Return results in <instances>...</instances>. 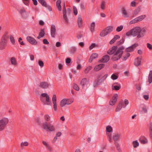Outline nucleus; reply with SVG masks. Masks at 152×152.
<instances>
[{"mask_svg":"<svg viewBox=\"0 0 152 152\" xmlns=\"http://www.w3.org/2000/svg\"><path fill=\"white\" fill-rule=\"evenodd\" d=\"M146 32L145 29L143 28L141 29L140 27H136L129 31L127 32L126 35L127 36L132 35L133 37L137 36V38L139 39L143 37Z\"/></svg>","mask_w":152,"mask_h":152,"instance_id":"nucleus-1","label":"nucleus"},{"mask_svg":"<svg viewBox=\"0 0 152 152\" xmlns=\"http://www.w3.org/2000/svg\"><path fill=\"white\" fill-rule=\"evenodd\" d=\"M10 36L8 32H5L1 37L0 41V50H2L6 47Z\"/></svg>","mask_w":152,"mask_h":152,"instance_id":"nucleus-2","label":"nucleus"},{"mask_svg":"<svg viewBox=\"0 0 152 152\" xmlns=\"http://www.w3.org/2000/svg\"><path fill=\"white\" fill-rule=\"evenodd\" d=\"M124 49V48L123 46L119 47L111 59L113 61H117L120 59L122 56L123 50Z\"/></svg>","mask_w":152,"mask_h":152,"instance_id":"nucleus-3","label":"nucleus"},{"mask_svg":"<svg viewBox=\"0 0 152 152\" xmlns=\"http://www.w3.org/2000/svg\"><path fill=\"white\" fill-rule=\"evenodd\" d=\"M40 100L44 105H51V102L49 96L46 93H43L40 95Z\"/></svg>","mask_w":152,"mask_h":152,"instance_id":"nucleus-4","label":"nucleus"},{"mask_svg":"<svg viewBox=\"0 0 152 152\" xmlns=\"http://www.w3.org/2000/svg\"><path fill=\"white\" fill-rule=\"evenodd\" d=\"M113 27L112 26H109L102 30L99 35L101 37H104L110 34L113 30Z\"/></svg>","mask_w":152,"mask_h":152,"instance_id":"nucleus-5","label":"nucleus"},{"mask_svg":"<svg viewBox=\"0 0 152 152\" xmlns=\"http://www.w3.org/2000/svg\"><path fill=\"white\" fill-rule=\"evenodd\" d=\"M9 120L6 118H2L0 120V131L3 130L8 123Z\"/></svg>","mask_w":152,"mask_h":152,"instance_id":"nucleus-6","label":"nucleus"},{"mask_svg":"<svg viewBox=\"0 0 152 152\" xmlns=\"http://www.w3.org/2000/svg\"><path fill=\"white\" fill-rule=\"evenodd\" d=\"M43 128L47 131L53 132L55 129L53 126L50 123L45 122L42 125Z\"/></svg>","mask_w":152,"mask_h":152,"instance_id":"nucleus-7","label":"nucleus"},{"mask_svg":"<svg viewBox=\"0 0 152 152\" xmlns=\"http://www.w3.org/2000/svg\"><path fill=\"white\" fill-rule=\"evenodd\" d=\"M100 75H99L98 76L97 78L94 81V87H97L98 85H100L102 82L105 80V78L104 77H103L102 79H99V78L100 77Z\"/></svg>","mask_w":152,"mask_h":152,"instance_id":"nucleus-8","label":"nucleus"},{"mask_svg":"<svg viewBox=\"0 0 152 152\" xmlns=\"http://www.w3.org/2000/svg\"><path fill=\"white\" fill-rule=\"evenodd\" d=\"M138 46V43H135L132 45L126 48V51L129 52H133L136 47Z\"/></svg>","mask_w":152,"mask_h":152,"instance_id":"nucleus-9","label":"nucleus"},{"mask_svg":"<svg viewBox=\"0 0 152 152\" xmlns=\"http://www.w3.org/2000/svg\"><path fill=\"white\" fill-rule=\"evenodd\" d=\"M27 41L31 44L36 45L37 44V42L34 38L31 36H28L26 37Z\"/></svg>","mask_w":152,"mask_h":152,"instance_id":"nucleus-10","label":"nucleus"},{"mask_svg":"<svg viewBox=\"0 0 152 152\" xmlns=\"http://www.w3.org/2000/svg\"><path fill=\"white\" fill-rule=\"evenodd\" d=\"M20 13L21 15L22 18L24 19H26L28 16V14L26 13V12L24 8H22L20 11Z\"/></svg>","mask_w":152,"mask_h":152,"instance_id":"nucleus-11","label":"nucleus"},{"mask_svg":"<svg viewBox=\"0 0 152 152\" xmlns=\"http://www.w3.org/2000/svg\"><path fill=\"white\" fill-rule=\"evenodd\" d=\"M56 96L55 94H54L52 97V101L53 105V108L55 111H56L57 110V106L56 103Z\"/></svg>","mask_w":152,"mask_h":152,"instance_id":"nucleus-12","label":"nucleus"},{"mask_svg":"<svg viewBox=\"0 0 152 152\" xmlns=\"http://www.w3.org/2000/svg\"><path fill=\"white\" fill-rule=\"evenodd\" d=\"M121 11L122 16L124 18H128L130 17V14L127 12L125 7L122 8Z\"/></svg>","mask_w":152,"mask_h":152,"instance_id":"nucleus-13","label":"nucleus"},{"mask_svg":"<svg viewBox=\"0 0 152 152\" xmlns=\"http://www.w3.org/2000/svg\"><path fill=\"white\" fill-rule=\"evenodd\" d=\"M50 84L47 82L44 81L40 82L39 86L43 89H46L48 88Z\"/></svg>","mask_w":152,"mask_h":152,"instance_id":"nucleus-14","label":"nucleus"},{"mask_svg":"<svg viewBox=\"0 0 152 152\" xmlns=\"http://www.w3.org/2000/svg\"><path fill=\"white\" fill-rule=\"evenodd\" d=\"M72 102H69V100L66 99H64L61 101L60 103V106L62 107L64 106L66 104H69L72 103Z\"/></svg>","mask_w":152,"mask_h":152,"instance_id":"nucleus-15","label":"nucleus"},{"mask_svg":"<svg viewBox=\"0 0 152 152\" xmlns=\"http://www.w3.org/2000/svg\"><path fill=\"white\" fill-rule=\"evenodd\" d=\"M118 96V95L117 94H115L114 95L112 98V100L109 102V104L110 105H113L115 104L117 102Z\"/></svg>","mask_w":152,"mask_h":152,"instance_id":"nucleus-16","label":"nucleus"},{"mask_svg":"<svg viewBox=\"0 0 152 152\" xmlns=\"http://www.w3.org/2000/svg\"><path fill=\"white\" fill-rule=\"evenodd\" d=\"M56 32V29L55 26L54 25H51L50 29L51 35L52 37H55Z\"/></svg>","mask_w":152,"mask_h":152,"instance_id":"nucleus-17","label":"nucleus"},{"mask_svg":"<svg viewBox=\"0 0 152 152\" xmlns=\"http://www.w3.org/2000/svg\"><path fill=\"white\" fill-rule=\"evenodd\" d=\"M110 59V57L107 55H106L99 61V62L102 63H106Z\"/></svg>","mask_w":152,"mask_h":152,"instance_id":"nucleus-18","label":"nucleus"},{"mask_svg":"<svg viewBox=\"0 0 152 152\" xmlns=\"http://www.w3.org/2000/svg\"><path fill=\"white\" fill-rule=\"evenodd\" d=\"M117 48V47L116 46H113L107 51V53L110 55L113 54L116 51Z\"/></svg>","mask_w":152,"mask_h":152,"instance_id":"nucleus-19","label":"nucleus"},{"mask_svg":"<svg viewBox=\"0 0 152 152\" xmlns=\"http://www.w3.org/2000/svg\"><path fill=\"white\" fill-rule=\"evenodd\" d=\"M141 57L140 58L139 57H137L134 61V65L137 66L140 65L141 64Z\"/></svg>","mask_w":152,"mask_h":152,"instance_id":"nucleus-20","label":"nucleus"},{"mask_svg":"<svg viewBox=\"0 0 152 152\" xmlns=\"http://www.w3.org/2000/svg\"><path fill=\"white\" fill-rule=\"evenodd\" d=\"M105 64H100L96 66L94 68V70L96 71H98L103 68Z\"/></svg>","mask_w":152,"mask_h":152,"instance_id":"nucleus-21","label":"nucleus"},{"mask_svg":"<svg viewBox=\"0 0 152 152\" xmlns=\"http://www.w3.org/2000/svg\"><path fill=\"white\" fill-rule=\"evenodd\" d=\"M123 102L122 100L119 103L117 107L116 108L115 111L116 112L119 111L121 110L122 107H123Z\"/></svg>","mask_w":152,"mask_h":152,"instance_id":"nucleus-22","label":"nucleus"},{"mask_svg":"<svg viewBox=\"0 0 152 152\" xmlns=\"http://www.w3.org/2000/svg\"><path fill=\"white\" fill-rule=\"evenodd\" d=\"M140 11L141 8L140 7H138L136 8L134 10V12L133 14L132 17H136L140 12Z\"/></svg>","mask_w":152,"mask_h":152,"instance_id":"nucleus-23","label":"nucleus"},{"mask_svg":"<svg viewBox=\"0 0 152 152\" xmlns=\"http://www.w3.org/2000/svg\"><path fill=\"white\" fill-rule=\"evenodd\" d=\"M63 17L65 21V22L66 24L68 23V20L66 15V10H63Z\"/></svg>","mask_w":152,"mask_h":152,"instance_id":"nucleus-24","label":"nucleus"},{"mask_svg":"<svg viewBox=\"0 0 152 152\" xmlns=\"http://www.w3.org/2000/svg\"><path fill=\"white\" fill-rule=\"evenodd\" d=\"M121 136L120 134H115L113 136V139L114 141V142H118L119 140V139Z\"/></svg>","mask_w":152,"mask_h":152,"instance_id":"nucleus-25","label":"nucleus"},{"mask_svg":"<svg viewBox=\"0 0 152 152\" xmlns=\"http://www.w3.org/2000/svg\"><path fill=\"white\" fill-rule=\"evenodd\" d=\"M139 140L142 144H145L147 143V139L144 136H142L140 138Z\"/></svg>","mask_w":152,"mask_h":152,"instance_id":"nucleus-26","label":"nucleus"},{"mask_svg":"<svg viewBox=\"0 0 152 152\" xmlns=\"http://www.w3.org/2000/svg\"><path fill=\"white\" fill-rule=\"evenodd\" d=\"M87 83V79L86 78H83L81 81L80 85L82 87V88L83 87L86 85Z\"/></svg>","mask_w":152,"mask_h":152,"instance_id":"nucleus-27","label":"nucleus"},{"mask_svg":"<svg viewBox=\"0 0 152 152\" xmlns=\"http://www.w3.org/2000/svg\"><path fill=\"white\" fill-rule=\"evenodd\" d=\"M120 38V37L117 35H115L113 38L112 39L110 42V44L111 45L112 44L114 43L115 42L116 40L118 39H119Z\"/></svg>","mask_w":152,"mask_h":152,"instance_id":"nucleus-28","label":"nucleus"},{"mask_svg":"<svg viewBox=\"0 0 152 152\" xmlns=\"http://www.w3.org/2000/svg\"><path fill=\"white\" fill-rule=\"evenodd\" d=\"M77 22L79 27H80L83 23L82 18L80 16H78Z\"/></svg>","mask_w":152,"mask_h":152,"instance_id":"nucleus-29","label":"nucleus"},{"mask_svg":"<svg viewBox=\"0 0 152 152\" xmlns=\"http://www.w3.org/2000/svg\"><path fill=\"white\" fill-rule=\"evenodd\" d=\"M146 17V16L145 15H142L137 17V19L138 21L139 22L143 20Z\"/></svg>","mask_w":152,"mask_h":152,"instance_id":"nucleus-30","label":"nucleus"},{"mask_svg":"<svg viewBox=\"0 0 152 152\" xmlns=\"http://www.w3.org/2000/svg\"><path fill=\"white\" fill-rule=\"evenodd\" d=\"M95 26V23L94 22H92L91 24L90 27V30L92 32H93L94 31Z\"/></svg>","mask_w":152,"mask_h":152,"instance_id":"nucleus-31","label":"nucleus"},{"mask_svg":"<svg viewBox=\"0 0 152 152\" xmlns=\"http://www.w3.org/2000/svg\"><path fill=\"white\" fill-rule=\"evenodd\" d=\"M148 79V82L151 84L152 82V70L150 71Z\"/></svg>","mask_w":152,"mask_h":152,"instance_id":"nucleus-32","label":"nucleus"},{"mask_svg":"<svg viewBox=\"0 0 152 152\" xmlns=\"http://www.w3.org/2000/svg\"><path fill=\"white\" fill-rule=\"evenodd\" d=\"M42 142L43 144L45 145L50 151H51V148L46 142L44 141H43Z\"/></svg>","mask_w":152,"mask_h":152,"instance_id":"nucleus-33","label":"nucleus"},{"mask_svg":"<svg viewBox=\"0 0 152 152\" xmlns=\"http://www.w3.org/2000/svg\"><path fill=\"white\" fill-rule=\"evenodd\" d=\"M11 64L14 65H16L17 64V62L15 58L14 57L11 58L10 60Z\"/></svg>","mask_w":152,"mask_h":152,"instance_id":"nucleus-34","label":"nucleus"},{"mask_svg":"<svg viewBox=\"0 0 152 152\" xmlns=\"http://www.w3.org/2000/svg\"><path fill=\"white\" fill-rule=\"evenodd\" d=\"M45 29L43 28L39 32V35L40 37H43L45 35V33L44 31Z\"/></svg>","mask_w":152,"mask_h":152,"instance_id":"nucleus-35","label":"nucleus"},{"mask_svg":"<svg viewBox=\"0 0 152 152\" xmlns=\"http://www.w3.org/2000/svg\"><path fill=\"white\" fill-rule=\"evenodd\" d=\"M38 1L40 3L42 6L45 7L46 6L47 3L45 0H38Z\"/></svg>","mask_w":152,"mask_h":152,"instance_id":"nucleus-36","label":"nucleus"},{"mask_svg":"<svg viewBox=\"0 0 152 152\" xmlns=\"http://www.w3.org/2000/svg\"><path fill=\"white\" fill-rule=\"evenodd\" d=\"M105 2L104 1H102L101 5V8L102 10L105 9Z\"/></svg>","mask_w":152,"mask_h":152,"instance_id":"nucleus-37","label":"nucleus"},{"mask_svg":"<svg viewBox=\"0 0 152 152\" xmlns=\"http://www.w3.org/2000/svg\"><path fill=\"white\" fill-rule=\"evenodd\" d=\"M77 48H76L74 46L70 48V52L71 53H74L76 51Z\"/></svg>","mask_w":152,"mask_h":152,"instance_id":"nucleus-38","label":"nucleus"},{"mask_svg":"<svg viewBox=\"0 0 152 152\" xmlns=\"http://www.w3.org/2000/svg\"><path fill=\"white\" fill-rule=\"evenodd\" d=\"M138 22V21L137 19V18H136L135 19L130 21L129 22V23L130 24H133L134 23H137Z\"/></svg>","mask_w":152,"mask_h":152,"instance_id":"nucleus-39","label":"nucleus"},{"mask_svg":"<svg viewBox=\"0 0 152 152\" xmlns=\"http://www.w3.org/2000/svg\"><path fill=\"white\" fill-rule=\"evenodd\" d=\"M112 128L110 126H108L106 127V131L109 133L111 132L112 131Z\"/></svg>","mask_w":152,"mask_h":152,"instance_id":"nucleus-40","label":"nucleus"},{"mask_svg":"<svg viewBox=\"0 0 152 152\" xmlns=\"http://www.w3.org/2000/svg\"><path fill=\"white\" fill-rule=\"evenodd\" d=\"M132 144L133 147L134 148L137 147L139 145V143L137 140L134 141L132 142Z\"/></svg>","mask_w":152,"mask_h":152,"instance_id":"nucleus-41","label":"nucleus"},{"mask_svg":"<svg viewBox=\"0 0 152 152\" xmlns=\"http://www.w3.org/2000/svg\"><path fill=\"white\" fill-rule=\"evenodd\" d=\"M92 69V67L89 66L87 67L85 70L84 72L86 73H87Z\"/></svg>","mask_w":152,"mask_h":152,"instance_id":"nucleus-42","label":"nucleus"},{"mask_svg":"<svg viewBox=\"0 0 152 152\" xmlns=\"http://www.w3.org/2000/svg\"><path fill=\"white\" fill-rule=\"evenodd\" d=\"M121 88V86L120 84L118 86H114L113 88V89L115 90L118 91Z\"/></svg>","mask_w":152,"mask_h":152,"instance_id":"nucleus-43","label":"nucleus"},{"mask_svg":"<svg viewBox=\"0 0 152 152\" xmlns=\"http://www.w3.org/2000/svg\"><path fill=\"white\" fill-rule=\"evenodd\" d=\"M123 26L122 25H121L119 26H118L116 29V31L117 32H120L123 29Z\"/></svg>","mask_w":152,"mask_h":152,"instance_id":"nucleus-44","label":"nucleus"},{"mask_svg":"<svg viewBox=\"0 0 152 152\" xmlns=\"http://www.w3.org/2000/svg\"><path fill=\"white\" fill-rule=\"evenodd\" d=\"M96 46L98 47V45H96L95 43H93L90 46L89 49L91 50Z\"/></svg>","mask_w":152,"mask_h":152,"instance_id":"nucleus-45","label":"nucleus"},{"mask_svg":"<svg viewBox=\"0 0 152 152\" xmlns=\"http://www.w3.org/2000/svg\"><path fill=\"white\" fill-rule=\"evenodd\" d=\"M73 88L76 90L77 91H79V88L78 86L76 84H74L73 86Z\"/></svg>","mask_w":152,"mask_h":152,"instance_id":"nucleus-46","label":"nucleus"},{"mask_svg":"<svg viewBox=\"0 0 152 152\" xmlns=\"http://www.w3.org/2000/svg\"><path fill=\"white\" fill-rule=\"evenodd\" d=\"M10 38V41L12 43V44H14L15 43V40L14 37H12V36L10 35V36L9 38Z\"/></svg>","mask_w":152,"mask_h":152,"instance_id":"nucleus-47","label":"nucleus"},{"mask_svg":"<svg viewBox=\"0 0 152 152\" xmlns=\"http://www.w3.org/2000/svg\"><path fill=\"white\" fill-rule=\"evenodd\" d=\"M73 10L74 15H76L77 14V10L76 7L74 6H73Z\"/></svg>","mask_w":152,"mask_h":152,"instance_id":"nucleus-48","label":"nucleus"},{"mask_svg":"<svg viewBox=\"0 0 152 152\" xmlns=\"http://www.w3.org/2000/svg\"><path fill=\"white\" fill-rule=\"evenodd\" d=\"M124 39L122 38L119 41L117 42V45H120L124 43Z\"/></svg>","mask_w":152,"mask_h":152,"instance_id":"nucleus-49","label":"nucleus"},{"mask_svg":"<svg viewBox=\"0 0 152 152\" xmlns=\"http://www.w3.org/2000/svg\"><path fill=\"white\" fill-rule=\"evenodd\" d=\"M23 2L27 6H28L30 3V0H22Z\"/></svg>","mask_w":152,"mask_h":152,"instance_id":"nucleus-50","label":"nucleus"},{"mask_svg":"<svg viewBox=\"0 0 152 152\" xmlns=\"http://www.w3.org/2000/svg\"><path fill=\"white\" fill-rule=\"evenodd\" d=\"M28 145V143L26 141L24 142H21L20 144V146L22 147L24 146H27Z\"/></svg>","mask_w":152,"mask_h":152,"instance_id":"nucleus-51","label":"nucleus"},{"mask_svg":"<svg viewBox=\"0 0 152 152\" xmlns=\"http://www.w3.org/2000/svg\"><path fill=\"white\" fill-rule=\"evenodd\" d=\"M130 56V54L129 53H127L126 54V55L125 56H123V60H126Z\"/></svg>","mask_w":152,"mask_h":152,"instance_id":"nucleus-52","label":"nucleus"},{"mask_svg":"<svg viewBox=\"0 0 152 152\" xmlns=\"http://www.w3.org/2000/svg\"><path fill=\"white\" fill-rule=\"evenodd\" d=\"M91 56V58L94 59L98 57V54L96 53H94L92 54Z\"/></svg>","mask_w":152,"mask_h":152,"instance_id":"nucleus-53","label":"nucleus"},{"mask_svg":"<svg viewBox=\"0 0 152 152\" xmlns=\"http://www.w3.org/2000/svg\"><path fill=\"white\" fill-rule=\"evenodd\" d=\"M118 78V76L114 74H113L111 76V79L113 80H115L117 79Z\"/></svg>","mask_w":152,"mask_h":152,"instance_id":"nucleus-54","label":"nucleus"},{"mask_svg":"<svg viewBox=\"0 0 152 152\" xmlns=\"http://www.w3.org/2000/svg\"><path fill=\"white\" fill-rule=\"evenodd\" d=\"M44 118L46 121H48L50 120V117L48 115H45L44 116Z\"/></svg>","mask_w":152,"mask_h":152,"instance_id":"nucleus-55","label":"nucleus"},{"mask_svg":"<svg viewBox=\"0 0 152 152\" xmlns=\"http://www.w3.org/2000/svg\"><path fill=\"white\" fill-rule=\"evenodd\" d=\"M38 64L39 66L41 67H42L44 66V64L43 62L41 60H39L38 61Z\"/></svg>","mask_w":152,"mask_h":152,"instance_id":"nucleus-56","label":"nucleus"},{"mask_svg":"<svg viewBox=\"0 0 152 152\" xmlns=\"http://www.w3.org/2000/svg\"><path fill=\"white\" fill-rule=\"evenodd\" d=\"M129 103L128 100L126 99H125L124 101L125 105L124 106L123 104V108L125 107L126 105L128 104Z\"/></svg>","mask_w":152,"mask_h":152,"instance_id":"nucleus-57","label":"nucleus"},{"mask_svg":"<svg viewBox=\"0 0 152 152\" xmlns=\"http://www.w3.org/2000/svg\"><path fill=\"white\" fill-rule=\"evenodd\" d=\"M137 4V2L135 1H132L131 3V5L132 7H135L136 6V4Z\"/></svg>","mask_w":152,"mask_h":152,"instance_id":"nucleus-58","label":"nucleus"},{"mask_svg":"<svg viewBox=\"0 0 152 152\" xmlns=\"http://www.w3.org/2000/svg\"><path fill=\"white\" fill-rule=\"evenodd\" d=\"M43 42L44 44L46 45H48L49 43L48 41L46 39H44L43 40Z\"/></svg>","mask_w":152,"mask_h":152,"instance_id":"nucleus-59","label":"nucleus"},{"mask_svg":"<svg viewBox=\"0 0 152 152\" xmlns=\"http://www.w3.org/2000/svg\"><path fill=\"white\" fill-rule=\"evenodd\" d=\"M147 47L150 50L152 49V45L151 44L148 43L147 44Z\"/></svg>","mask_w":152,"mask_h":152,"instance_id":"nucleus-60","label":"nucleus"},{"mask_svg":"<svg viewBox=\"0 0 152 152\" xmlns=\"http://www.w3.org/2000/svg\"><path fill=\"white\" fill-rule=\"evenodd\" d=\"M71 59L70 58H68L66 60V64H69L70 63Z\"/></svg>","mask_w":152,"mask_h":152,"instance_id":"nucleus-61","label":"nucleus"},{"mask_svg":"<svg viewBox=\"0 0 152 152\" xmlns=\"http://www.w3.org/2000/svg\"><path fill=\"white\" fill-rule=\"evenodd\" d=\"M114 144L117 148L120 147L119 145L118 142H114Z\"/></svg>","mask_w":152,"mask_h":152,"instance_id":"nucleus-62","label":"nucleus"},{"mask_svg":"<svg viewBox=\"0 0 152 152\" xmlns=\"http://www.w3.org/2000/svg\"><path fill=\"white\" fill-rule=\"evenodd\" d=\"M61 3V0H58L56 2V6L60 5Z\"/></svg>","mask_w":152,"mask_h":152,"instance_id":"nucleus-63","label":"nucleus"},{"mask_svg":"<svg viewBox=\"0 0 152 152\" xmlns=\"http://www.w3.org/2000/svg\"><path fill=\"white\" fill-rule=\"evenodd\" d=\"M61 44L59 42H57L56 43V46L57 47H59L60 46H61Z\"/></svg>","mask_w":152,"mask_h":152,"instance_id":"nucleus-64","label":"nucleus"}]
</instances>
